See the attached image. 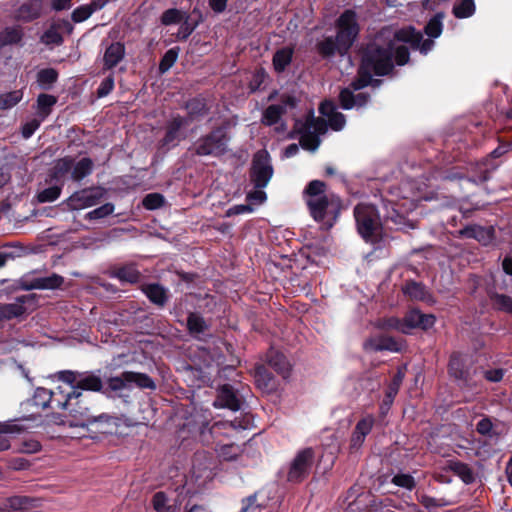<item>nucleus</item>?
Instances as JSON below:
<instances>
[{
	"label": "nucleus",
	"instance_id": "54",
	"mask_svg": "<svg viewBox=\"0 0 512 512\" xmlns=\"http://www.w3.org/2000/svg\"><path fill=\"white\" fill-rule=\"evenodd\" d=\"M165 204V197L157 192L149 193L142 199V205L147 210H156Z\"/></svg>",
	"mask_w": 512,
	"mask_h": 512
},
{
	"label": "nucleus",
	"instance_id": "16",
	"mask_svg": "<svg viewBox=\"0 0 512 512\" xmlns=\"http://www.w3.org/2000/svg\"><path fill=\"white\" fill-rule=\"evenodd\" d=\"M241 403V399L234 387L230 384H223L217 390V396L213 405L216 408L238 411L241 408Z\"/></svg>",
	"mask_w": 512,
	"mask_h": 512
},
{
	"label": "nucleus",
	"instance_id": "52",
	"mask_svg": "<svg viewBox=\"0 0 512 512\" xmlns=\"http://www.w3.org/2000/svg\"><path fill=\"white\" fill-rule=\"evenodd\" d=\"M62 191V185H54L43 189L37 193V200L40 203L53 202L59 198Z\"/></svg>",
	"mask_w": 512,
	"mask_h": 512
},
{
	"label": "nucleus",
	"instance_id": "57",
	"mask_svg": "<svg viewBox=\"0 0 512 512\" xmlns=\"http://www.w3.org/2000/svg\"><path fill=\"white\" fill-rule=\"evenodd\" d=\"M273 66L275 71L283 72L288 67V46L277 50L273 56Z\"/></svg>",
	"mask_w": 512,
	"mask_h": 512
},
{
	"label": "nucleus",
	"instance_id": "14",
	"mask_svg": "<svg viewBox=\"0 0 512 512\" xmlns=\"http://www.w3.org/2000/svg\"><path fill=\"white\" fill-rule=\"evenodd\" d=\"M64 283V277L52 273L47 277H35L32 279L22 278L19 281V288L25 291L31 290H55L60 288Z\"/></svg>",
	"mask_w": 512,
	"mask_h": 512
},
{
	"label": "nucleus",
	"instance_id": "58",
	"mask_svg": "<svg viewBox=\"0 0 512 512\" xmlns=\"http://www.w3.org/2000/svg\"><path fill=\"white\" fill-rule=\"evenodd\" d=\"M491 299L498 310L512 314V297L504 294H494Z\"/></svg>",
	"mask_w": 512,
	"mask_h": 512
},
{
	"label": "nucleus",
	"instance_id": "20",
	"mask_svg": "<svg viewBox=\"0 0 512 512\" xmlns=\"http://www.w3.org/2000/svg\"><path fill=\"white\" fill-rule=\"evenodd\" d=\"M459 235L464 238L477 240L482 245H489L495 238V229L493 226H480L477 224L468 225L459 230Z\"/></svg>",
	"mask_w": 512,
	"mask_h": 512
},
{
	"label": "nucleus",
	"instance_id": "9",
	"mask_svg": "<svg viewBox=\"0 0 512 512\" xmlns=\"http://www.w3.org/2000/svg\"><path fill=\"white\" fill-rule=\"evenodd\" d=\"M121 418L108 413L99 415H91L90 419L85 423L84 427L91 438H97V435H113L118 432L121 426Z\"/></svg>",
	"mask_w": 512,
	"mask_h": 512
},
{
	"label": "nucleus",
	"instance_id": "61",
	"mask_svg": "<svg viewBox=\"0 0 512 512\" xmlns=\"http://www.w3.org/2000/svg\"><path fill=\"white\" fill-rule=\"evenodd\" d=\"M418 501L427 509L431 510L438 507H444L449 505L450 503L447 502L443 498H434L431 496H428L426 494H422L418 496Z\"/></svg>",
	"mask_w": 512,
	"mask_h": 512
},
{
	"label": "nucleus",
	"instance_id": "48",
	"mask_svg": "<svg viewBox=\"0 0 512 512\" xmlns=\"http://www.w3.org/2000/svg\"><path fill=\"white\" fill-rule=\"evenodd\" d=\"M23 97L21 90H14L0 95V110H7L17 105Z\"/></svg>",
	"mask_w": 512,
	"mask_h": 512
},
{
	"label": "nucleus",
	"instance_id": "8",
	"mask_svg": "<svg viewBox=\"0 0 512 512\" xmlns=\"http://www.w3.org/2000/svg\"><path fill=\"white\" fill-rule=\"evenodd\" d=\"M274 173L271 156L266 149L258 150L252 158L249 168V181L256 189H264Z\"/></svg>",
	"mask_w": 512,
	"mask_h": 512
},
{
	"label": "nucleus",
	"instance_id": "7",
	"mask_svg": "<svg viewBox=\"0 0 512 512\" xmlns=\"http://www.w3.org/2000/svg\"><path fill=\"white\" fill-rule=\"evenodd\" d=\"M354 217L358 233L363 239L374 241L380 229V217L375 206L360 203L354 208Z\"/></svg>",
	"mask_w": 512,
	"mask_h": 512
},
{
	"label": "nucleus",
	"instance_id": "19",
	"mask_svg": "<svg viewBox=\"0 0 512 512\" xmlns=\"http://www.w3.org/2000/svg\"><path fill=\"white\" fill-rule=\"evenodd\" d=\"M204 22V15L199 7H194L191 14L184 13V19L176 34L179 41H186L194 30Z\"/></svg>",
	"mask_w": 512,
	"mask_h": 512
},
{
	"label": "nucleus",
	"instance_id": "11",
	"mask_svg": "<svg viewBox=\"0 0 512 512\" xmlns=\"http://www.w3.org/2000/svg\"><path fill=\"white\" fill-rule=\"evenodd\" d=\"M74 395L78 397L72 399L68 408V416L71 417L69 425L83 428L92 415L91 407L89 406L88 397L83 392L75 390Z\"/></svg>",
	"mask_w": 512,
	"mask_h": 512
},
{
	"label": "nucleus",
	"instance_id": "43",
	"mask_svg": "<svg viewBox=\"0 0 512 512\" xmlns=\"http://www.w3.org/2000/svg\"><path fill=\"white\" fill-rule=\"evenodd\" d=\"M51 397V390L44 387H38L35 389L32 398L28 399L25 404L46 409L50 407Z\"/></svg>",
	"mask_w": 512,
	"mask_h": 512
},
{
	"label": "nucleus",
	"instance_id": "32",
	"mask_svg": "<svg viewBox=\"0 0 512 512\" xmlns=\"http://www.w3.org/2000/svg\"><path fill=\"white\" fill-rule=\"evenodd\" d=\"M339 98L344 109H351L364 106L368 102L369 96L363 92L354 95L349 88H345L340 92Z\"/></svg>",
	"mask_w": 512,
	"mask_h": 512
},
{
	"label": "nucleus",
	"instance_id": "47",
	"mask_svg": "<svg viewBox=\"0 0 512 512\" xmlns=\"http://www.w3.org/2000/svg\"><path fill=\"white\" fill-rule=\"evenodd\" d=\"M475 13L473 0H461L453 7V14L456 18H468Z\"/></svg>",
	"mask_w": 512,
	"mask_h": 512
},
{
	"label": "nucleus",
	"instance_id": "60",
	"mask_svg": "<svg viewBox=\"0 0 512 512\" xmlns=\"http://www.w3.org/2000/svg\"><path fill=\"white\" fill-rule=\"evenodd\" d=\"M95 10L91 4H85L75 8L71 14V19L75 23H80L87 20Z\"/></svg>",
	"mask_w": 512,
	"mask_h": 512
},
{
	"label": "nucleus",
	"instance_id": "3",
	"mask_svg": "<svg viewBox=\"0 0 512 512\" xmlns=\"http://www.w3.org/2000/svg\"><path fill=\"white\" fill-rule=\"evenodd\" d=\"M307 205L315 221L330 229L336 222L342 202L339 196L326 192V184L320 180L311 181L305 190Z\"/></svg>",
	"mask_w": 512,
	"mask_h": 512
},
{
	"label": "nucleus",
	"instance_id": "63",
	"mask_svg": "<svg viewBox=\"0 0 512 512\" xmlns=\"http://www.w3.org/2000/svg\"><path fill=\"white\" fill-rule=\"evenodd\" d=\"M115 87L114 75L110 74L105 79L102 80L99 87L97 88V96L99 98L106 97L109 95Z\"/></svg>",
	"mask_w": 512,
	"mask_h": 512
},
{
	"label": "nucleus",
	"instance_id": "53",
	"mask_svg": "<svg viewBox=\"0 0 512 512\" xmlns=\"http://www.w3.org/2000/svg\"><path fill=\"white\" fill-rule=\"evenodd\" d=\"M115 210V206L113 203H105L102 206L95 208L92 211H89L85 215V219L87 220H99L108 217L109 215L113 214Z\"/></svg>",
	"mask_w": 512,
	"mask_h": 512
},
{
	"label": "nucleus",
	"instance_id": "49",
	"mask_svg": "<svg viewBox=\"0 0 512 512\" xmlns=\"http://www.w3.org/2000/svg\"><path fill=\"white\" fill-rule=\"evenodd\" d=\"M180 48L173 47L165 52L159 62V72H167L177 61Z\"/></svg>",
	"mask_w": 512,
	"mask_h": 512
},
{
	"label": "nucleus",
	"instance_id": "6",
	"mask_svg": "<svg viewBox=\"0 0 512 512\" xmlns=\"http://www.w3.org/2000/svg\"><path fill=\"white\" fill-rule=\"evenodd\" d=\"M448 371L450 376L457 381L461 389H477V369L469 357L457 353L453 354L450 358Z\"/></svg>",
	"mask_w": 512,
	"mask_h": 512
},
{
	"label": "nucleus",
	"instance_id": "25",
	"mask_svg": "<svg viewBox=\"0 0 512 512\" xmlns=\"http://www.w3.org/2000/svg\"><path fill=\"white\" fill-rule=\"evenodd\" d=\"M126 49L122 42L110 43L103 55V70H112L115 68L125 57Z\"/></svg>",
	"mask_w": 512,
	"mask_h": 512
},
{
	"label": "nucleus",
	"instance_id": "42",
	"mask_svg": "<svg viewBox=\"0 0 512 512\" xmlns=\"http://www.w3.org/2000/svg\"><path fill=\"white\" fill-rule=\"evenodd\" d=\"M129 382L124 379V372L120 376L110 377L106 384H104L103 394L107 397H114L120 395L124 389L127 388Z\"/></svg>",
	"mask_w": 512,
	"mask_h": 512
},
{
	"label": "nucleus",
	"instance_id": "27",
	"mask_svg": "<svg viewBox=\"0 0 512 512\" xmlns=\"http://www.w3.org/2000/svg\"><path fill=\"white\" fill-rule=\"evenodd\" d=\"M266 361L284 380L288 378V360L283 352L271 347L267 352Z\"/></svg>",
	"mask_w": 512,
	"mask_h": 512
},
{
	"label": "nucleus",
	"instance_id": "37",
	"mask_svg": "<svg viewBox=\"0 0 512 512\" xmlns=\"http://www.w3.org/2000/svg\"><path fill=\"white\" fill-rule=\"evenodd\" d=\"M26 429L27 427L16 424L13 421L0 422V451L10 448V441L4 434H19Z\"/></svg>",
	"mask_w": 512,
	"mask_h": 512
},
{
	"label": "nucleus",
	"instance_id": "22",
	"mask_svg": "<svg viewBox=\"0 0 512 512\" xmlns=\"http://www.w3.org/2000/svg\"><path fill=\"white\" fill-rule=\"evenodd\" d=\"M184 109L187 111V122L201 120L210 112L208 100L201 94L188 99L184 104Z\"/></svg>",
	"mask_w": 512,
	"mask_h": 512
},
{
	"label": "nucleus",
	"instance_id": "35",
	"mask_svg": "<svg viewBox=\"0 0 512 512\" xmlns=\"http://www.w3.org/2000/svg\"><path fill=\"white\" fill-rule=\"evenodd\" d=\"M94 169V162L89 157L81 158L77 163L74 162L71 170V179L74 182H80L85 177L92 174Z\"/></svg>",
	"mask_w": 512,
	"mask_h": 512
},
{
	"label": "nucleus",
	"instance_id": "62",
	"mask_svg": "<svg viewBox=\"0 0 512 512\" xmlns=\"http://www.w3.org/2000/svg\"><path fill=\"white\" fill-rule=\"evenodd\" d=\"M43 120L39 117L32 118L31 120L25 122L21 127V135L24 139H29L35 133V131L40 127L41 122Z\"/></svg>",
	"mask_w": 512,
	"mask_h": 512
},
{
	"label": "nucleus",
	"instance_id": "36",
	"mask_svg": "<svg viewBox=\"0 0 512 512\" xmlns=\"http://www.w3.org/2000/svg\"><path fill=\"white\" fill-rule=\"evenodd\" d=\"M56 103V96L46 93L39 94L36 101L37 117L44 121L51 114Z\"/></svg>",
	"mask_w": 512,
	"mask_h": 512
},
{
	"label": "nucleus",
	"instance_id": "23",
	"mask_svg": "<svg viewBox=\"0 0 512 512\" xmlns=\"http://www.w3.org/2000/svg\"><path fill=\"white\" fill-rule=\"evenodd\" d=\"M363 348L366 351L399 352L402 348V344L390 336L379 335L367 339L363 343Z\"/></svg>",
	"mask_w": 512,
	"mask_h": 512
},
{
	"label": "nucleus",
	"instance_id": "50",
	"mask_svg": "<svg viewBox=\"0 0 512 512\" xmlns=\"http://www.w3.org/2000/svg\"><path fill=\"white\" fill-rule=\"evenodd\" d=\"M444 18L443 13H437L433 18L429 20L427 25L425 26L426 34L431 38H437L442 33V20Z\"/></svg>",
	"mask_w": 512,
	"mask_h": 512
},
{
	"label": "nucleus",
	"instance_id": "2",
	"mask_svg": "<svg viewBox=\"0 0 512 512\" xmlns=\"http://www.w3.org/2000/svg\"><path fill=\"white\" fill-rule=\"evenodd\" d=\"M319 111L327 119V122L315 118L313 111L309 110L304 121L295 119L293 131H290V138L298 137L301 146L307 150L314 151L318 148L319 137L326 133L328 125L335 131H339L345 126L344 115L337 111V107L332 101L322 102Z\"/></svg>",
	"mask_w": 512,
	"mask_h": 512
},
{
	"label": "nucleus",
	"instance_id": "44",
	"mask_svg": "<svg viewBox=\"0 0 512 512\" xmlns=\"http://www.w3.org/2000/svg\"><path fill=\"white\" fill-rule=\"evenodd\" d=\"M403 292L412 299L430 302L431 296L426 290L425 286L417 282H409L404 288Z\"/></svg>",
	"mask_w": 512,
	"mask_h": 512
},
{
	"label": "nucleus",
	"instance_id": "46",
	"mask_svg": "<svg viewBox=\"0 0 512 512\" xmlns=\"http://www.w3.org/2000/svg\"><path fill=\"white\" fill-rule=\"evenodd\" d=\"M283 113L284 108L282 105H269L263 112L262 122L267 126H272L278 123Z\"/></svg>",
	"mask_w": 512,
	"mask_h": 512
},
{
	"label": "nucleus",
	"instance_id": "39",
	"mask_svg": "<svg viewBox=\"0 0 512 512\" xmlns=\"http://www.w3.org/2000/svg\"><path fill=\"white\" fill-rule=\"evenodd\" d=\"M76 391H93L100 392L103 394L104 391V383L99 376L94 374H89L77 381L75 384Z\"/></svg>",
	"mask_w": 512,
	"mask_h": 512
},
{
	"label": "nucleus",
	"instance_id": "45",
	"mask_svg": "<svg viewBox=\"0 0 512 512\" xmlns=\"http://www.w3.org/2000/svg\"><path fill=\"white\" fill-rule=\"evenodd\" d=\"M58 77L59 73L54 68H44L37 72V82L43 90H50Z\"/></svg>",
	"mask_w": 512,
	"mask_h": 512
},
{
	"label": "nucleus",
	"instance_id": "28",
	"mask_svg": "<svg viewBox=\"0 0 512 512\" xmlns=\"http://www.w3.org/2000/svg\"><path fill=\"white\" fill-rule=\"evenodd\" d=\"M26 297L25 295L18 297L16 303L0 304V321L12 320L25 314L26 308L23 303Z\"/></svg>",
	"mask_w": 512,
	"mask_h": 512
},
{
	"label": "nucleus",
	"instance_id": "26",
	"mask_svg": "<svg viewBox=\"0 0 512 512\" xmlns=\"http://www.w3.org/2000/svg\"><path fill=\"white\" fill-rule=\"evenodd\" d=\"M40 499L26 495H14L5 501L6 509L10 512L29 511L39 507Z\"/></svg>",
	"mask_w": 512,
	"mask_h": 512
},
{
	"label": "nucleus",
	"instance_id": "40",
	"mask_svg": "<svg viewBox=\"0 0 512 512\" xmlns=\"http://www.w3.org/2000/svg\"><path fill=\"white\" fill-rule=\"evenodd\" d=\"M269 79L270 77L264 68H256L248 82L249 93L253 94L264 90L267 86Z\"/></svg>",
	"mask_w": 512,
	"mask_h": 512
},
{
	"label": "nucleus",
	"instance_id": "55",
	"mask_svg": "<svg viewBox=\"0 0 512 512\" xmlns=\"http://www.w3.org/2000/svg\"><path fill=\"white\" fill-rule=\"evenodd\" d=\"M153 508L157 512H173L174 508L168 505V497L165 492L158 491L152 497Z\"/></svg>",
	"mask_w": 512,
	"mask_h": 512
},
{
	"label": "nucleus",
	"instance_id": "29",
	"mask_svg": "<svg viewBox=\"0 0 512 512\" xmlns=\"http://www.w3.org/2000/svg\"><path fill=\"white\" fill-rule=\"evenodd\" d=\"M24 35V30L20 25L5 27L0 31V48L21 44Z\"/></svg>",
	"mask_w": 512,
	"mask_h": 512
},
{
	"label": "nucleus",
	"instance_id": "41",
	"mask_svg": "<svg viewBox=\"0 0 512 512\" xmlns=\"http://www.w3.org/2000/svg\"><path fill=\"white\" fill-rule=\"evenodd\" d=\"M448 469L456 474L465 484H471L475 480L472 468L460 461H449Z\"/></svg>",
	"mask_w": 512,
	"mask_h": 512
},
{
	"label": "nucleus",
	"instance_id": "12",
	"mask_svg": "<svg viewBox=\"0 0 512 512\" xmlns=\"http://www.w3.org/2000/svg\"><path fill=\"white\" fill-rule=\"evenodd\" d=\"M314 452L311 448L300 450L290 463V482H301L311 472Z\"/></svg>",
	"mask_w": 512,
	"mask_h": 512
},
{
	"label": "nucleus",
	"instance_id": "34",
	"mask_svg": "<svg viewBox=\"0 0 512 512\" xmlns=\"http://www.w3.org/2000/svg\"><path fill=\"white\" fill-rule=\"evenodd\" d=\"M73 164L74 158L71 156L57 159L49 171L50 180L59 181L63 179L68 173H71Z\"/></svg>",
	"mask_w": 512,
	"mask_h": 512
},
{
	"label": "nucleus",
	"instance_id": "24",
	"mask_svg": "<svg viewBox=\"0 0 512 512\" xmlns=\"http://www.w3.org/2000/svg\"><path fill=\"white\" fill-rule=\"evenodd\" d=\"M75 390L73 387H63L61 385L51 390L50 408L68 411L72 399L78 397L74 395Z\"/></svg>",
	"mask_w": 512,
	"mask_h": 512
},
{
	"label": "nucleus",
	"instance_id": "5",
	"mask_svg": "<svg viewBox=\"0 0 512 512\" xmlns=\"http://www.w3.org/2000/svg\"><path fill=\"white\" fill-rule=\"evenodd\" d=\"M231 121L225 119L218 126L211 129L209 133L201 136L193 145L192 151L197 156L221 157L228 152L230 142L229 129Z\"/></svg>",
	"mask_w": 512,
	"mask_h": 512
},
{
	"label": "nucleus",
	"instance_id": "64",
	"mask_svg": "<svg viewBox=\"0 0 512 512\" xmlns=\"http://www.w3.org/2000/svg\"><path fill=\"white\" fill-rule=\"evenodd\" d=\"M240 452L241 450L238 445L226 444L221 446L219 454L224 460L231 461L235 460L239 456Z\"/></svg>",
	"mask_w": 512,
	"mask_h": 512
},
{
	"label": "nucleus",
	"instance_id": "17",
	"mask_svg": "<svg viewBox=\"0 0 512 512\" xmlns=\"http://www.w3.org/2000/svg\"><path fill=\"white\" fill-rule=\"evenodd\" d=\"M375 417L372 414L363 416L356 424L350 439V449L358 450L363 445L365 438L372 431Z\"/></svg>",
	"mask_w": 512,
	"mask_h": 512
},
{
	"label": "nucleus",
	"instance_id": "31",
	"mask_svg": "<svg viewBox=\"0 0 512 512\" xmlns=\"http://www.w3.org/2000/svg\"><path fill=\"white\" fill-rule=\"evenodd\" d=\"M112 276L121 282L135 284L140 281L142 275L136 264L130 263L116 268Z\"/></svg>",
	"mask_w": 512,
	"mask_h": 512
},
{
	"label": "nucleus",
	"instance_id": "15",
	"mask_svg": "<svg viewBox=\"0 0 512 512\" xmlns=\"http://www.w3.org/2000/svg\"><path fill=\"white\" fill-rule=\"evenodd\" d=\"M43 14V0H28L22 3L13 13L17 22L30 23L39 19Z\"/></svg>",
	"mask_w": 512,
	"mask_h": 512
},
{
	"label": "nucleus",
	"instance_id": "18",
	"mask_svg": "<svg viewBox=\"0 0 512 512\" xmlns=\"http://www.w3.org/2000/svg\"><path fill=\"white\" fill-rule=\"evenodd\" d=\"M185 117L177 115L174 116L165 126V135L160 140L161 147H174L181 139V129L187 125Z\"/></svg>",
	"mask_w": 512,
	"mask_h": 512
},
{
	"label": "nucleus",
	"instance_id": "13",
	"mask_svg": "<svg viewBox=\"0 0 512 512\" xmlns=\"http://www.w3.org/2000/svg\"><path fill=\"white\" fill-rule=\"evenodd\" d=\"M73 25L67 19H57L53 21L50 26L44 31L40 37V41L46 46L56 45L60 46L64 42L62 33L71 34L73 32Z\"/></svg>",
	"mask_w": 512,
	"mask_h": 512
},
{
	"label": "nucleus",
	"instance_id": "30",
	"mask_svg": "<svg viewBox=\"0 0 512 512\" xmlns=\"http://www.w3.org/2000/svg\"><path fill=\"white\" fill-rule=\"evenodd\" d=\"M254 378L257 386L266 392L273 391L277 387L275 377L264 365L255 368Z\"/></svg>",
	"mask_w": 512,
	"mask_h": 512
},
{
	"label": "nucleus",
	"instance_id": "56",
	"mask_svg": "<svg viewBox=\"0 0 512 512\" xmlns=\"http://www.w3.org/2000/svg\"><path fill=\"white\" fill-rule=\"evenodd\" d=\"M403 379H404V373L401 371H398L394 375L391 383L389 384V387H388V390L386 393V400H385L386 404H391L393 402L395 396L398 393V390L400 388V385H401Z\"/></svg>",
	"mask_w": 512,
	"mask_h": 512
},
{
	"label": "nucleus",
	"instance_id": "38",
	"mask_svg": "<svg viewBox=\"0 0 512 512\" xmlns=\"http://www.w3.org/2000/svg\"><path fill=\"white\" fill-rule=\"evenodd\" d=\"M124 379L128 381L129 384H135L140 389H156L154 380L145 373L124 371Z\"/></svg>",
	"mask_w": 512,
	"mask_h": 512
},
{
	"label": "nucleus",
	"instance_id": "59",
	"mask_svg": "<svg viewBox=\"0 0 512 512\" xmlns=\"http://www.w3.org/2000/svg\"><path fill=\"white\" fill-rule=\"evenodd\" d=\"M421 312L419 310H410L403 318L405 334H409L413 329L419 327Z\"/></svg>",
	"mask_w": 512,
	"mask_h": 512
},
{
	"label": "nucleus",
	"instance_id": "4",
	"mask_svg": "<svg viewBox=\"0 0 512 512\" xmlns=\"http://www.w3.org/2000/svg\"><path fill=\"white\" fill-rule=\"evenodd\" d=\"M358 32L359 26L355 12L346 10L337 21L336 38L328 37L319 43L318 49L320 54L324 57L339 54L342 60L350 64L351 59L350 56L347 55V52L355 41Z\"/></svg>",
	"mask_w": 512,
	"mask_h": 512
},
{
	"label": "nucleus",
	"instance_id": "10",
	"mask_svg": "<svg viewBox=\"0 0 512 512\" xmlns=\"http://www.w3.org/2000/svg\"><path fill=\"white\" fill-rule=\"evenodd\" d=\"M105 194L106 190L102 187H87L75 191L65 200V204L69 210H82L100 203Z\"/></svg>",
	"mask_w": 512,
	"mask_h": 512
},
{
	"label": "nucleus",
	"instance_id": "21",
	"mask_svg": "<svg viewBox=\"0 0 512 512\" xmlns=\"http://www.w3.org/2000/svg\"><path fill=\"white\" fill-rule=\"evenodd\" d=\"M141 291L153 305L160 309L164 308L170 299L168 288L160 283L143 284Z\"/></svg>",
	"mask_w": 512,
	"mask_h": 512
},
{
	"label": "nucleus",
	"instance_id": "33",
	"mask_svg": "<svg viewBox=\"0 0 512 512\" xmlns=\"http://www.w3.org/2000/svg\"><path fill=\"white\" fill-rule=\"evenodd\" d=\"M186 328L192 337H198L208 331L210 325L201 314L190 312L187 316Z\"/></svg>",
	"mask_w": 512,
	"mask_h": 512
},
{
	"label": "nucleus",
	"instance_id": "1",
	"mask_svg": "<svg viewBox=\"0 0 512 512\" xmlns=\"http://www.w3.org/2000/svg\"><path fill=\"white\" fill-rule=\"evenodd\" d=\"M409 44L412 49L427 54L434 46L432 39L423 40L420 31L408 26L401 29L383 28L369 43L363 53L359 78L352 83L354 90H360L371 83L372 75L388 74L394 66L404 65L409 60Z\"/></svg>",
	"mask_w": 512,
	"mask_h": 512
},
{
	"label": "nucleus",
	"instance_id": "51",
	"mask_svg": "<svg viewBox=\"0 0 512 512\" xmlns=\"http://www.w3.org/2000/svg\"><path fill=\"white\" fill-rule=\"evenodd\" d=\"M184 13L185 12L177 8H169L162 13L160 17L161 24L169 26L172 24L182 23V20L184 19Z\"/></svg>",
	"mask_w": 512,
	"mask_h": 512
}]
</instances>
